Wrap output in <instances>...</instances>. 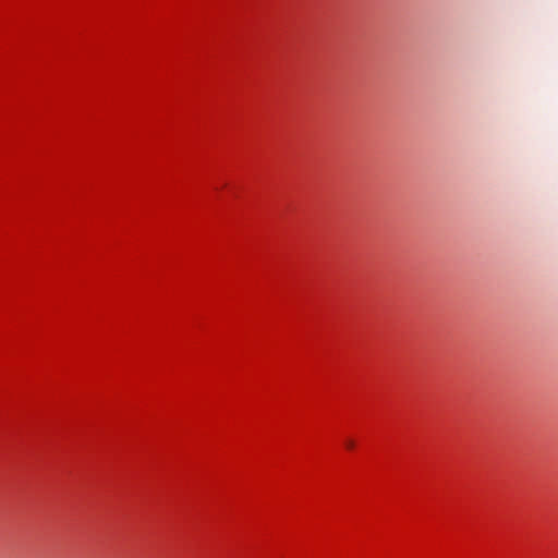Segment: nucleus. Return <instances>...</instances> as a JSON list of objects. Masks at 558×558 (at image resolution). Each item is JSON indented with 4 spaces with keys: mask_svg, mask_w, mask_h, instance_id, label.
I'll return each instance as SVG.
<instances>
[{
    "mask_svg": "<svg viewBox=\"0 0 558 558\" xmlns=\"http://www.w3.org/2000/svg\"><path fill=\"white\" fill-rule=\"evenodd\" d=\"M354 445H355V444H354V441H353V440H351V439L345 440V447H347L348 449H353V448H354Z\"/></svg>",
    "mask_w": 558,
    "mask_h": 558,
    "instance_id": "1",
    "label": "nucleus"
}]
</instances>
